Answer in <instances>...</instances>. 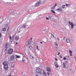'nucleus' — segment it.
Instances as JSON below:
<instances>
[{
    "label": "nucleus",
    "instance_id": "1",
    "mask_svg": "<svg viewBox=\"0 0 76 76\" xmlns=\"http://www.w3.org/2000/svg\"><path fill=\"white\" fill-rule=\"evenodd\" d=\"M42 70L40 68H37L36 69V73L38 74H40V75H42Z\"/></svg>",
    "mask_w": 76,
    "mask_h": 76
},
{
    "label": "nucleus",
    "instance_id": "2",
    "mask_svg": "<svg viewBox=\"0 0 76 76\" xmlns=\"http://www.w3.org/2000/svg\"><path fill=\"white\" fill-rule=\"evenodd\" d=\"M13 52V50L12 48L9 49L8 50V54H10Z\"/></svg>",
    "mask_w": 76,
    "mask_h": 76
},
{
    "label": "nucleus",
    "instance_id": "3",
    "mask_svg": "<svg viewBox=\"0 0 76 76\" xmlns=\"http://www.w3.org/2000/svg\"><path fill=\"white\" fill-rule=\"evenodd\" d=\"M68 23L70 25H71V29H73L74 26V24H73V23L71 22L70 21Z\"/></svg>",
    "mask_w": 76,
    "mask_h": 76
},
{
    "label": "nucleus",
    "instance_id": "4",
    "mask_svg": "<svg viewBox=\"0 0 76 76\" xmlns=\"http://www.w3.org/2000/svg\"><path fill=\"white\" fill-rule=\"evenodd\" d=\"M63 59L65 60H67L68 61V60H70V57H69V56H66L64 57Z\"/></svg>",
    "mask_w": 76,
    "mask_h": 76
},
{
    "label": "nucleus",
    "instance_id": "5",
    "mask_svg": "<svg viewBox=\"0 0 76 76\" xmlns=\"http://www.w3.org/2000/svg\"><path fill=\"white\" fill-rule=\"evenodd\" d=\"M15 57V55H12L10 56V60L11 61H13L14 60V58Z\"/></svg>",
    "mask_w": 76,
    "mask_h": 76
},
{
    "label": "nucleus",
    "instance_id": "6",
    "mask_svg": "<svg viewBox=\"0 0 76 76\" xmlns=\"http://www.w3.org/2000/svg\"><path fill=\"white\" fill-rule=\"evenodd\" d=\"M40 3V2H37V3H36V4L34 5L35 7H38L39 6Z\"/></svg>",
    "mask_w": 76,
    "mask_h": 76
},
{
    "label": "nucleus",
    "instance_id": "7",
    "mask_svg": "<svg viewBox=\"0 0 76 76\" xmlns=\"http://www.w3.org/2000/svg\"><path fill=\"white\" fill-rule=\"evenodd\" d=\"M57 11H59L61 13H62L63 12V10L61 8L59 7L58 9H57Z\"/></svg>",
    "mask_w": 76,
    "mask_h": 76
},
{
    "label": "nucleus",
    "instance_id": "8",
    "mask_svg": "<svg viewBox=\"0 0 76 76\" xmlns=\"http://www.w3.org/2000/svg\"><path fill=\"white\" fill-rule=\"evenodd\" d=\"M4 68L5 70H8L9 67L8 66V65H6L4 66Z\"/></svg>",
    "mask_w": 76,
    "mask_h": 76
},
{
    "label": "nucleus",
    "instance_id": "9",
    "mask_svg": "<svg viewBox=\"0 0 76 76\" xmlns=\"http://www.w3.org/2000/svg\"><path fill=\"white\" fill-rule=\"evenodd\" d=\"M19 39V36H16L15 37V41H18V39Z\"/></svg>",
    "mask_w": 76,
    "mask_h": 76
},
{
    "label": "nucleus",
    "instance_id": "10",
    "mask_svg": "<svg viewBox=\"0 0 76 76\" xmlns=\"http://www.w3.org/2000/svg\"><path fill=\"white\" fill-rule=\"evenodd\" d=\"M54 64H55V65L56 66V67H57V68L59 67V66L58 65V64H57V62H55Z\"/></svg>",
    "mask_w": 76,
    "mask_h": 76
},
{
    "label": "nucleus",
    "instance_id": "11",
    "mask_svg": "<svg viewBox=\"0 0 76 76\" xmlns=\"http://www.w3.org/2000/svg\"><path fill=\"white\" fill-rule=\"evenodd\" d=\"M8 62H4L3 63V64L4 65V66H7V65H8L7 64Z\"/></svg>",
    "mask_w": 76,
    "mask_h": 76
},
{
    "label": "nucleus",
    "instance_id": "12",
    "mask_svg": "<svg viewBox=\"0 0 76 76\" xmlns=\"http://www.w3.org/2000/svg\"><path fill=\"white\" fill-rule=\"evenodd\" d=\"M47 70L48 72H50V73H51V69H50V67H48L47 68Z\"/></svg>",
    "mask_w": 76,
    "mask_h": 76
},
{
    "label": "nucleus",
    "instance_id": "13",
    "mask_svg": "<svg viewBox=\"0 0 76 76\" xmlns=\"http://www.w3.org/2000/svg\"><path fill=\"white\" fill-rule=\"evenodd\" d=\"M50 12H52V13H53L54 14H56V12H55V11H54L53 10H51L50 11Z\"/></svg>",
    "mask_w": 76,
    "mask_h": 76
},
{
    "label": "nucleus",
    "instance_id": "14",
    "mask_svg": "<svg viewBox=\"0 0 76 76\" xmlns=\"http://www.w3.org/2000/svg\"><path fill=\"white\" fill-rule=\"evenodd\" d=\"M15 56H16L17 58H20V56H19L17 55H15Z\"/></svg>",
    "mask_w": 76,
    "mask_h": 76
},
{
    "label": "nucleus",
    "instance_id": "15",
    "mask_svg": "<svg viewBox=\"0 0 76 76\" xmlns=\"http://www.w3.org/2000/svg\"><path fill=\"white\" fill-rule=\"evenodd\" d=\"M68 73L69 74H70V73H72V69L69 70L68 71Z\"/></svg>",
    "mask_w": 76,
    "mask_h": 76
},
{
    "label": "nucleus",
    "instance_id": "16",
    "mask_svg": "<svg viewBox=\"0 0 76 76\" xmlns=\"http://www.w3.org/2000/svg\"><path fill=\"white\" fill-rule=\"evenodd\" d=\"M16 12L15 11H13L12 13V15H16Z\"/></svg>",
    "mask_w": 76,
    "mask_h": 76
},
{
    "label": "nucleus",
    "instance_id": "17",
    "mask_svg": "<svg viewBox=\"0 0 76 76\" xmlns=\"http://www.w3.org/2000/svg\"><path fill=\"white\" fill-rule=\"evenodd\" d=\"M43 75L45 76H47V74H46V73H45V71H43Z\"/></svg>",
    "mask_w": 76,
    "mask_h": 76
},
{
    "label": "nucleus",
    "instance_id": "18",
    "mask_svg": "<svg viewBox=\"0 0 76 76\" xmlns=\"http://www.w3.org/2000/svg\"><path fill=\"white\" fill-rule=\"evenodd\" d=\"M11 67L12 68H14V64H12L11 65Z\"/></svg>",
    "mask_w": 76,
    "mask_h": 76
},
{
    "label": "nucleus",
    "instance_id": "19",
    "mask_svg": "<svg viewBox=\"0 0 76 76\" xmlns=\"http://www.w3.org/2000/svg\"><path fill=\"white\" fill-rule=\"evenodd\" d=\"M65 6H66V5H63L62 6V9H64L65 8Z\"/></svg>",
    "mask_w": 76,
    "mask_h": 76
},
{
    "label": "nucleus",
    "instance_id": "20",
    "mask_svg": "<svg viewBox=\"0 0 76 76\" xmlns=\"http://www.w3.org/2000/svg\"><path fill=\"white\" fill-rule=\"evenodd\" d=\"M28 45H31V41H29L28 42Z\"/></svg>",
    "mask_w": 76,
    "mask_h": 76
},
{
    "label": "nucleus",
    "instance_id": "21",
    "mask_svg": "<svg viewBox=\"0 0 76 76\" xmlns=\"http://www.w3.org/2000/svg\"><path fill=\"white\" fill-rule=\"evenodd\" d=\"M48 17L50 19H51V18H53V16H50V15H49Z\"/></svg>",
    "mask_w": 76,
    "mask_h": 76
},
{
    "label": "nucleus",
    "instance_id": "22",
    "mask_svg": "<svg viewBox=\"0 0 76 76\" xmlns=\"http://www.w3.org/2000/svg\"><path fill=\"white\" fill-rule=\"evenodd\" d=\"M66 5L67 7H68V6H70V4H66Z\"/></svg>",
    "mask_w": 76,
    "mask_h": 76
},
{
    "label": "nucleus",
    "instance_id": "23",
    "mask_svg": "<svg viewBox=\"0 0 76 76\" xmlns=\"http://www.w3.org/2000/svg\"><path fill=\"white\" fill-rule=\"evenodd\" d=\"M29 50H31L32 49V47L31 46H29Z\"/></svg>",
    "mask_w": 76,
    "mask_h": 76
},
{
    "label": "nucleus",
    "instance_id": "24",
    "mask_svg": "<svg viewBox=\"0 0 76 76\" xmlns=\"http://www.w3.org/2000/svg\"><path fill=\"white\" fill-rule=\"evenodd\" d=\"M69 54H72V51L71 50H69Z\"/></svg>",
    "mask_w": 76,
    "mask_h": 76
},
{
    "label": "nucleus",
    "instance_id": "25",
    "mask_svg": "<svg viewBox=\"0 0 76 76\" xmlns=\"http://www.w3.org/2000/svg\"><path fill=\"white\" fill-rule=\"evenodd\" d=\"M63 67L64 68H66V66H65V63H63Z\"/></svg>",
    "mask_w": 76,
    "mask_h": 76
},
{
    "label": "nucleus",
    "instance_id": "26",
    "mask_svg": "<svg viewBox=\"0 0 76 76\" xmlns=\"http://www.w3.org/2000/svg\"><path fill=\"white\" fill-rule=\"evenodd\" d=\"M66 42H67L69 43L70 42V40L69 39H67L66 40Z\"/></svg>",
    "mask_w": 76,
    "mask_h": 76
},
{
    "label": "nucleus",
    "instance_id": "27",
    "mask_svg": "<svg viewBox=\"0 0 76 76\" xmlns=\"http://www.w3.org/2000/svg\"><path fill=\"white\" fill-rule=\"evenodd\" d=\"M22 26L23 28H25V27L26 26V25H23Z\"/></svg>",
    "mask_w": 76,
    "mask_h": 76
},
{
    "label": "nucleus",
    "instance_id": "28",
    "mask_svg": "<svg viewBox=\"0 0 76 76\" xmlns=\"http://www.w3.org/2000/svg\"><path fill=\"white\" fill-rule=\"evenodd\" d=\"M8 26V24H6L5 25V27L6 28Z\"/></svg>",
    "mask_w": 76,
    "mask_h": 76
},
{
    "label": "nucleus",
    "instance_id": "29",
    "mask_svg": "<svg viewBox=\"0 0 76 76\" xmlns=\"http://www.w3.org/2000/svg\"><path fill=\"white\" fill-rule=\"evenodd\" d=\"M44 32H45L47 31V30L45 29H43V31H42V32H44Z\"/></svg>",
    "mask_w": 76,
    "mask_h": 76
},
{
    "label": "nucleus",
    "instance_id": "30",
    "mask_svg": "<svg viewBox=\"0 0 76 76\" xmlns=\"http://www.w3.org/2000/svg\"><path fill=\"white\" fill-rule=\"evenodd\" d=\"M5 3V4H10V3H11L10 2H7L6 3Z\"/></svg>",
    "mask_w": 76,
    "mask_h": 76
},
{
    "label": "nucleus",
    "instance_id": "31",
    "mask_svg": "<svg viewBox=\"0 0 76 76\" xmlns=\"http://www.w3.org/2000/svg\"><path fill=\"white\" fill-rule=\"evenodd\" d=\"M51 9H55V7L53 6V7H51Z\"/></svg>",
    "mask_w": 76,
    "mask_h": 76
},
{
    "label": "nucleus",
    "instance_id": "32",
    "mask_svg": "<svg viewBox=\"0 0 76 76\" xmlns=\"http://www.w3.org/2000/svg\"><path fill=\"white\" fill-rule=\"evenodd\" d=\"M3 31H6V29L4 28L2 29Z\"/></svg>",
    "mask_w": 76,
    "mask_h": 76
},
{
    "label": "nucleus",
    "instance_id": "33",
    "mask_svg": "<svg viewBox=\"0 0 76 76\" xmlns=\"http://www.w3.org/2000/svg\"><path fill=\"white\" fill-rule=\"evenodd\" d=\"M55 45L56 46H58V44H57V43L56 42H55Z\"/></svg>",
    "mask_w": 76,
    "mask_h": 76
},
{
    "label": "nucleus",
    "instance_id": "34",
    "mask_svg": "<svg viewBox=\"0 0 76 76\" xmlns=\"http://www.w3.org/2000/svg\"><path fill=\"white\" fill-rule=\"evenodd\" d=\"M1 33H0V38H1Z\"/></svg>",
    "mask_w": 76,
    "mask_h": 76
},
{
    "label": "nucleus",
    "instance_id": "35",
    "mask_svg": "<svg viewBox=\"0 0 76 76\" xmlns=\"http://www.w3.org/2000/svg\"><path fill=\"white\" fill-rule=\"evenodd\" d=\"M51 35H52V36H53V37H54V38H56V37H54V35L52 33L51 34Z\"/></svg>",
    "mask_w": 76,
    "mask_h": 76
},
{
    "label": "nucleus",
    "instance_id": "36",
    "mask_svg": "<svg viewBox=\"0 0 76 76\" xmlns=\"http://www.w3.org/2000/svg\"><path fill=\"white\" fill-rule=\"evenodd\" d=\"M36 48H37V50H39V49L38 48V46L37 45L36 46Z\"/></svg>",
    "mask_w": 76,
    "mask_h": 76
},
{
    "label": "nucleus",
    "instance_id": "37",
    "mask_svg": "<svg viewBox=\"0 0 76 76\" xmlns=\"http://www.w3.org/2000/svg\"><path fill=\"white\" fill-rule=\"evenodd\" d=\"M25 61V60L23 59H23H22V61Z\"/></svg>",
    "mask_w": 76,
    "mask_h": 76
},
{
    "label": "nucleus",
    "instance_id": "38",
    "mask_svg": "<svg viewBox=\"0 0 76 76\" xmlns=\"http://www.w3.org/2000/svg\"><path fill=\"white\" fill-rule=\"evenodd\" d=\"M10 28V26H9L8 27V29L7 30V31H8L9 30V29Z\"/></svg>",
    "mask_w": 76,
    "mask_h": 76
},
{
    "label": "nucleus",
    "instance_id": "39",
    "mask_svg": "<svg viewBox=\"0 0 76 76\" xmlns=\"http://www.w3.org/2000/svg\"><path fill=\"white\" fill-rule=\"evenodd\" d=\"M46 19H47V20H49V18H48V17H46Z\"/></svg>",
    "mask_w": 76,
    "mask_h": 76
},
{
    "label": "nucleus",
    "instance_id": "40",
    "mask_svg": "<svg viewBox=\"0 0 76 76\" xmlns=\"http://www.w3.org/2000/svg\"><path fill=\"white\" fill-rule=\"evenodd\" d=\"M13 37H14V36L13 35L11 39H13Z\"/></svg>",
    "mask_w": 76,
    "mask_h": 76
},
{
    "label": "nucleus",
    "instance_id": "41",
    "mask_svg": "<svg viewBox=\"0 0 76 76\" xmlns=\"http://www.w3.org/2000/svg\"><path fill=\"white\" fill-rule=\"evenodd\" d=\"M57 6V4H55V5L54 6V7H56Z\"/></svg>",
    "mask_w": 76,
    "mask_h": 76
},
{
    "label": "nucleus",
    "instance_id": "42",
    "mask_svg": "<svg viewBox=\"0 0 76 76\" xmlns=\"http://www.w3.org/2000/svg\"><path fill=\"white\" fill-rule=\"evenodd\" d=\"M50 76H52V75H53V73H50Z\"/></svg>",
    "mask_w": 76,
    "mask_h": 76
},
{
    "label": "nucleus",
    "instance_id": "43",
    "mask_svg": "<svg viewBox=\"0 0 76 76\" xmlns=\"http://www.w3.org/2000/svg\"><path fill=\"white\" fill-rule=\"evenodd\" d=\"M57 40H60V39H59V38L58 37H57Z\"/></svg>",
    "mask_w": 76,
    "mask_h": 76
},
{
    "label": "nucleus",
    "instance_id": "44",
    "mask_svg": "<svg viewBox=\"0 0 76 76\" xmlns=\"http://www.w3.org/2000/svg\"><path fill=\"white\" fill-rule=\"evenodd\" d=\"M13 39H11V42H13Z\"/></svg>",
    "mask_w": 76,
    "mask_h": 76
},
{
    "label": "nucleus",
    "instance_id": "45",
    "mask_svg": "<svg viewBox=\"0 0 76 76\" xmlns=\"http://www.w3.org/2000/svg\"><path fill=\"white\" fill-rule=\"evenodd\" d=\"M31 59H33V58H34V57L32 56H31Z\"/></svg>",
    "mask_w": 76,
    "mask_h": 76
},
{
    "label": "nucleus",
    "instance_id": "46",
    "mask_svg": "<svg viewBox=\"0 0 76 76\" xmlns=\"http://www.w3.org/2000/svg\"><path fill=\"white\" fill-rule=\"evenodd\" d=\"M55 60H56V61H57V60H58L57 59V58H55Z\"/></svg>",
    "mask_w": 76,
    "mask_h": 76
},
{
    "label": "nucleus",
    "instance_id": "47",
    "mask_svg": "<svg viewBox=\"0 0 76 76\" xmlns=\"http://www.w3.org/2000/svg\"><path fill=\"white\" fill-rule=\"evenodd\" d=\"M74 58H75V61H76V56H74Z\"/></svg>",
    "mask_w": 76,
    "mask_h": 76
},
{
    "label": "nucleus",
    "instance_id": "48",
    "mask_svg": "<svg viewBox=\"0 0 76 76\" xmlns=\"http://www.w3.org/2000/svg\"><path fill=\"white\" fill-rule=\"evenodd\" d=\"M9 39H11V36H10V37H9Z\"/></svg>",
    "mask_w": 76,
    "mask_h": 76
},
{
    "label": "nucleus",
    "instance_id": "49",
    "mask_svg": "<svg viewBox=\"0 0 76 76\" xmlns=\"http://www.w3.org/2000/svg\"><path fill=\"white\" fill-rule=\"evenodd\" d=\"M47 74H48V76H50V74L49 73H47Z\"/></svg>",
    "mask_w": 76,
    "mask_h": 76
},
{
    "label": "nucleus",
    "instance_id": "50",
    "mask_svg": "<svg viewBox=\"0 0 76 76\" xmlns=\"http://www.w3.org/2000/svg\"><path fill=\"white\" fill-rule=\"evenodd\" d=\"M36 76H39V75H38V74H36Z\"/></svg>",
    "mask_w": 76,
    "mask_h": 76
},
{
    "label": "nucleus",
    "instance_id": "51",
    "mask_svg": "<svg viewBox=\"0 0 76 76\" xmlns=\"http://www.w3.org/2000/svg\"><path fill=\"white\" fill-rule=\"evenodd\" d=\"M58 55H60V52H58Z\"/></svg>",
    "mask_w": 76,
    "mask_h": 76
},
{
    "label": "nucleus",
    "instance_id": "52",
    "mask_svg": "<svg viewBox=\"0 0 76 76\" xmlns=\"http://www.w3.org/2000/svg\"><path fill=\"white\" fill-rule=\"evenodd\" d=\"M70 56H72V53H70Z\"/></svg>",
    "mask_w": 76,
    "mask_h": 76
},
{
    "label": "nucleus",
    "instance_id": "53",
    "mask_svg": "<svg viewBox=\"0 0 76 76\" xmlns=\"http://www.w3.org/2000/svg\"><path fill=\"white\" fill-rule=\"evenodd\" d=\"M60 58H62V56H61V55H60Z\"/></svg>",
    "mask_w": 76,
    "mask_h": 76
},
{
    "label": "nucleus",
    "instance_id": "54",
    "mask_svg": "<svg viewBox=\"0 0 76 76\" xmlns=\"http://www.w3.org/2000/svg\"><path fill=\"white\" fill-rule=\"evenodd\" d=\"M5 48L6 49H7V48H7V47L5 46Z\"/></svg>",
    "mask_w": 76,
    "mask_h": 76
},
{
    "label": "nucleus",
    "instance_id": "55",
    "mask_svg": "<svg viewBox=\"0 0 76 76\" xmlns=\"http://www.w3.org/2000/svg\"><path fill=\"white\" fill-rule=\"evenodd\" d=\"M5 51H7V49H6L5 50H4Z\"/></svg>",
    "mask_w": 76,
    "mask_h": 76
},
{
    "label": "nucleus",
    "instance_id": "56",
    "mask_svg": "<svg viewBox=\"0 0 76 76\" xmlns=\"http://www.w3.org/2000/svg\"><path fill=\"white\" fill-rule=\"evenodd\" d=\"M7 45H8L7 44V43H6V46H5V47H7Z\"/></svg>",
    "mask_w": 76,
    "mask_h": 76
},
{
    "label": "nucleus",
    "instance_id": "57",
    "mask_svg": "<svg viewBox=\"0 0 76 76\" xmlns=\"http://www.w3.org/2000/svg\"><path fill=\"white\" fill-rule=\"evenodd\" d=\"M65 63H67V61H65Z\"/></svg>",
    "mask_w": 76,
    "mask_h": 76
},
{
    "label": "nucleus",
    "instance_id": "58",
    "mask_svg": "<svg viewBox=\"0 0 76 76\" xmlns=\"http://www.w3.org/2000/svg\"><path fill=\"white\" fill-rule=\"evenodd\" d=\"M40 43H41V44H42V42H39Z\"/></svg>",
    "mask_w": 76,
    "mask_h": 76
},
{
    "label": "nucleus",
    "instance_id": "59",
    "mask_svg": "<svg viewBox=\"0 0 76 76\" xmlns=\"http://www.w3.org/2000/svg\"><path fill=\"white\" fill-rule=\"evenodd\" d=\"M56 48V49H57V48H58V47H55Z\"/></svg>",
    "mask_w": 76,
    "mask_h": 76
},
{
    "label": "nucleus",
    "instance_id": "60",
    "mask_svg": "<svg viewBox=\"0 0 76 76\" xmlns=\"http://www.w3.org/2000/svg\"><path fill=\"white\" fill-rule=\"evenodd\" d=\"M15 44H16V45H17V44H18V42H16V43H15Z\"/></svg>",
    "mask_w": 76,
    "mask_h": 76
},
{
    "label": "nucleus",
    "instance_id": "61",
    "mask_svg": "<svg viewBox=\"0 0 76 76\" xmlns=\"http://www.w3.org/2000/svg\"><path fill=\"white\" fill-rule=\"evenodd\" d=\"M11 0L12 1H13L14 0Z\"/></svg>",
    "mask_w": 76,
    "mask_h": 76
},
{
    "label": "nucleus",
    "instance_id": "62",
    "mask_svg": "<svg viewBox=\"0 0 76 76\" xmlns=\"http://www.w3.org/2000/svg\"><path fill=\"white\" fill-rule=\"evenodd\" d=\"M19 32H20V31H18V33H19Z\"/></svg>",
    "mask_w": 76,
    "mask_h": 76
},
{
    "label": "nucleus",
    "instance_id": "63",
    "mask_svg": "<svg viewBox=\"0 0 76 76\" xmlns=\"http://www.w3.org/2000/svg\"><path fill=\"white\" fill-rule=\"evenodd\" d=\"M31 40H32V38H31Z\"/></svg>",
    "mask_w": 76,
    "mask_h": 76
}]
</instances>
